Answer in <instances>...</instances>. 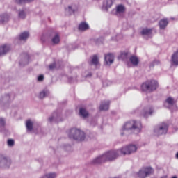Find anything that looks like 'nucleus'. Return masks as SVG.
I'll return each instance as SVG.
<instances>
[{
	"label": "nucleus",
	"mask_w": 178,
	"mask_h": 178,
	"mask_svg": "<svg viewBox=\"0 0 178 178\" xmlns=\"http://www.w3.org/2000/svg\"><path fill=\"white\" fill-rule=\"evenodd\" d=\"M30 34L29 32H24L19 35V40L20 41H26L27 38H29Z\"/></svg>",
	"instance_id": "a878e982"
},
{
	"label": "nucleus",
	"mask_w": 178,
	"mask_h": 178,
	"mask_svg": "<svg viewBox=\"0 0 178 178\" xmlns=\"http://www.w3.org/2000/svg\"><path fill=\"white\" fill-rule=\"evenodd\" d=\"M60 42V36L59 34L56 33L52 38H51V44L52 45H58Z\"/></svg>",
	"instance_id": "4be33fe9"
},
{
	"label": "nucleus",
	"mask_w": 178,
	"mask_h": 178,
	"mask_svg": "<svg viewBox=\"0 0 178 178\" xmlns=\"http://www.w3.org/2000/svg\"><path fill=\"white\" fill-rule=\"evenodd\" d=\"M48 95H49V90H43L40 92L38 98H40V99H43V98L48 97Z\"/></svg>",
	"instance_id": "b1692460"
},
{
	"label": "nucleus",
	"mask_w": 178,
	"mask_h": 178,
	"mask_svg": "<svg viewBox=\"0 0 178 178\" xmlns=\"http://www.w3.org/2000/svg\"><path fill=\"white\" fill-rule=\"evenodd\" d=\"M110 104H111V102H109V101L102 102L100 106H99L100 111H108V109H109Z\"/></svg>",
	"instance_id": "6ab92c4d"
},
{
	"label": "nucleus",
	"mask_w": 178,
	"mask_h": 178,
	"mask_svg": "<svg viewBox=\"0 0 178 178\" xmlns=\"http://www.w3.org/2000/svg\"><path fill=\"white\" fill-rule=\"evenodd\" d=\"M12 163L10 159L7 158L6 156L0 154V166L1 168H10Z\"/></svg>",
	"instance_id": "6e6552de"
},
{
	"label": "nucleus",
	"mask_w": 178,
	"mask_h": 178,
	"mask_svg": "<svg viewBox=\"0 0 178 178\" xmlns=\"http://www.w3.org/2000/svg\"><path fill=\"white\" fill-rule=\"evenodd\" d=\"M26 16H27V13H26L25 10H20L18 12V17H19V19H26Z\"/></svg>",
	"instance_id": "cd10ccee"
},
{
	"label": "nucleus",
	"mask_w": 178,
	"mask_h": 178,
	"mask_svg": "<svg viewBox=\"0 0 178 178\" xmlns=\"http://www.w3.org/2000/svg\"><path fill=\"white\" fill-rule=\"evenodd\" d=\"M120 58L122 59V60H126V59L129 58V52H122L120 55Z\"/></svg>",
	"instance_id": "f704fd0d"
},
{
	"label": "nucleus",
	"mask_w": 178,
	"mask_h": 178,
	"mask_svg": "<svg viewBox=\"0 0 178 178\" xmlns=\"http://www.w3.org/2000/svg\"><path fill=\"white\" fill-rule=\"evenodd\" d=\"M113 2H115V0H104L103 2L102 9H104L106 12H108V9L109 8H112Z\"/></svg>",
	"instance_id": "ddd939ff"
},
{
	"label": "nucleus",
	"mask_w": 178,
	"mask_h": 178,
	"mask_svg": "<svg viewBox=\"0 0 178 178\" xmlns=\"http://www.w3.org/2000/svg\"><path fill=\"white\" fill-rule=\"evenodd\" d=\"M10 16L8 14H3L0 15V24H5L9 22Z\"/></svg>",
	"instance_id": "aec40b11"
},
{
	"label": "nucleus",
	"mask_w": 178,
	"mask_h": 178,
	"mask_svg": "<svg viewBox=\"0 0 178 178\" xmlns=\"http://www.w3.org/2000/svg\"><path fill=\"white\" fill-rule=\"evenodd\" d=\"M176 156H177V158L178 159V152L177 153Z\"/></svg>",
	"instance_id": "79ce46f5"
},
{
	"label": "nucleus",
	"mask_w": 178,
	"mask_h": 178,
	"mask_svg": "<svg viewBox=\"0 0 178 178\" xmlns=\"http://www.w3.org/2000/svg\"><path fill=\"white\" fill-rule=\"evenodd\" d=\"M154 173V169L151 167L142 168L139 172H137L138 177L146 178L151 176Z\"/></svg>",
	"instance_id": "423d86ee"
},
{
	"label": "nucleus",
	"mask_w": 178,
	"mask_h": 178,
	"mask_svg": "<svg viewBox=\"0 0 178 178\" xmlns=\"http://www.w3.org/2000/svg\"><path fill=\"white\" fill-rule=\"evenodd\" d=\"M91 76H92L91 73H89V74L86 76V77H91Z\"/></svg>",
	"instance_id": "a19ab883"
},
{
	"label": "nucleus",
	"mask_w": 178,
	"mask_h": 178,
	"mask_svg": "<svg viewBox=\"0 0 178 178\" xmlns=\"http://www.w3.org/2000/svg\"><path fill=\"white\" fill-rule=\"evenodd\" d=\"M159 65V60H154L153 62L150 63L149 67H154V66Z\"/></svg>",
	"instance_id": "e433bc0d"
},
{
	"label": "nucleus",
	"mask_w": 178,
	"mask_h": 178,
	"mask_svg": "<svg viewBox=\"0 0 178 178\" xmlns=\"http://www.w3.org/2000/svg\"><path fill=\"white\" fill-rule=\"evenodd\" d=\"M172 65L174 66H178V50L174 53L171 57Z\"/></svg>",
	"instance_id": "a211bd4d"
},
{
	"label": "nucleus",
	"mask_w": 178,
	"mask_h": 178,
	"mask_svg": "<svg viewBox=\"0 0 178 178\" xmlns=\"http://www.w3.org/2000/svg\"><path fill=\"white\" fill-rule=\"evenodd\" d=\"M153 113L154 108L152 107H147L143 110L142 115L144 118H148V116L152 115Z\"/></svg>",
	"instance_id": "dca6fc26"
},
{
	"label": "nucleus",
	"mask_w": 178,
	"mask_h": 178,
	"mask_svg": "<svg viewBox=\"0 0 178 178\" xmlns=\"http://www.w3.org/2000/svg\"><path fill=\"white\" fill-rule=\"evenodd\" d=\"M74 12H76V10L73 9V8H72V6H69L67 8H65L66 15H73Z\"/></svg>",
	"instance_id": "c756f323"
},
{
	"label": "nucleus",
	"mask_w": 178,
	"mask_h": 178,
	"mask_svg": "<svg viewBox=\"0 0 178 178\" xmlns=\"http://www.w3.org/2000/svg\"><path fill=\"white\" fill-rule=\"evenodd\" d=\"M129 61L131 63V65H133V66H138V63H140L138 58L136 56H131L129 58Z\"/></svg>",
	"instance_id": "412c9836"
},
{
	"label": "nucleus",
	"mask_w": 178,
	"mask_h": 178,
	"mask_svg": "<svg viewBox=\"0 0 178 178\" xmlns=\"http://www.w3.org/2000/svg\"><path fill=\"white\" fill-rule=\"evenodd\" d=\"M44 81V75H40L38 76V81Z\"/></svg>",
	"instance_id": "58836bf2"
},
{
	"label": "nucleus",
	"mask_w": 178,
	"mask_h": 178,
	"mask_svg": "<svg viewBox=\"0 0 178 178\" xmlns=\"http://www.w3.org/2000/svg\"><path fill=\"white\" fill-rule=\"evenodd\" d=\"M141 129H143V125L140 122L131 120L126 122L121 130V136H124V134H138L141 133Z\"/></svg>",
	"instance_id": "f257e3e1"
},
{
	"label": "nucleus",
	"mask_w": 178,
	"mask_h": 178,
	"mask_svg": "<svg viewBox=\"0 0 178 178\" xmlns=\"http://www.w3.org/2000/svg\"><path fill=\"white\" fill-rule=\"evenodd\" d=\"M34 0H15V3L17 5H23V3H26V2H33Z\"/></svg>",
	"instance_id": "473e14b6"
},
{
	"label": "nucleus",
	"mask_w": 178,
	"mask_h": 178,
	"mask_svg": "<svg viewBox=\"0 0 178 178\" xmlns=\"http://www.w3.org/2000/svg\"><path fill=\"white\" fill-rule=\"evenodd\" d=\"M120 154H121L120 149L111 150L106 152L103 155L99 156L97 158H95L90 163L91 165H99L108 161H115V159H117L118 158H119Z\"/></svg>",
	"instance_id": "f03ea898"
},
{
	"label": "nucleus",
	"mask_w": 178,
	"mask_h": 178,
	"mask_svg": "<svg viewBox=\"0 0 178 178\" xmlns=\"http://www.w3.org/2000/svg\"><path fill=\"white\" fill-rule=\"evenodd\" d=\"M142 35H151L152 34V30L149 29H144L141 31Z\"/></svg>",
	"instance_id": "c85d7f7f"
},
{
	"label": "nucleus",
	"mask_w": 178,
	"mask_h": 178,
	"mask_svg": "<svg viewBox=\"0 0 178 178\" xmlns=\"http://www.w3.org/2000/svg\"><path fill=\"white\" fill-rule=\"evenodd\" d=\"M120 151L122 155H131V154H134V152H137V146L136 145H129L122 147Z\"/></svg>",
	"instance_id": "39448f33"
},
{
	"label": "nucleus",
	"mask_w": 178,
	"mask_h": 178,
	"mask_svg": "<svg viewBox=\"0 0 178 178\" xmlns=\"http://www.w3.org/2000/svg\"><path fill=\"white\" fill-rule=\"evenodd\" d=\"M166 102L168 105H175L176 104V101H175V99L172 97H168L166 99Z\"/></svg>",
	"instance_id": "72a5a7b5"
},
{
	"label": "nucleus",
	"mask_w": 178,
	"mask_h": 178,
	"mask_svg": "<svg viewBox=\"0 0 178 178\" xmlns=\"http://www.w3.org/2000/svg\"><path fill=\"white\" fill-rule=\"evenodd\" d=\"M99 63V60L98 58V56L97 55H94L92 57V60L90 61V65H94L95 66H97Z\"/></svg>",
	"instance_id": "393cba45"
},
{
	"label": "nucleus",
	"mask_w": 178,
	"mask_h": 178,
	"mask_svg": "<svg viewBox=\"0 0 178 178\" xmlns=\"http://www.w3.org/2000/svg\"><path fill=\"white\" fill-rule=\"evenodd\" d=\"M104 60L106 62V64L111 66V65H112V63H113L115 60V57L113 56V54L109 53L104 56Z\"/></svg>",
	"instance_id": "f8f14e48"
},
{
	"label": "nucleus",
	"mask_w": 178,
	"mask_h": 178,
	"mask_svg": "<svg viewBox=\"0 0 178 178\" xmlns=\"http://www.w3.org/2000/svg\"><path fill=\"white\" fill-rule=\"evenodd\" d=\"M169 125L166 123H162L154 128V133L156 136H162V134H166L168 133V129Z\"/></svg>",
	"instance_id": "0eeeda50"
},
{
	"label": "nucleus",
	"mask_w": 178,
	"mask_h": 178,
	"mask_svg": "<svg viewBox=\"0 0 178 178\" xmlns=\"http://www.w3.org/2000/svg\"><path fill=\"white\" fill-rule=\"evenodd\" d=\"M172 178H177V176H174Z\"/></svg>",
	"instance_id": "37998d69"
},
{
	"label": "nucleus",
	"mask_w": 178,
	"mask_h": 178,
	"mask_svg": "<svg viewBox=\"0 0 178 178\" xmlns=\"http://www.w3.org/2000/svg\"><path fill=\"white\" fill-rule=\"evenodd\" d=\"M168 24H169V21H168V19L166 18L161 19L159 22V26L161 30H165L168 26Z\"/></svg>",
	"instance_id": "f3484780"
},
{
	"label": "nucleus",
	"mask_w": 178,
	"mask_h": 178,
	"mask_svg": "<svg viewBox=\"0 0 178 178\" xmlns=\"http://www.w3.org/2000/svg\"><path fill=\"white\" fill-rule=\"evenodd\" d=\"M79 115L83 118H87V116H88V111L84 108H81L79 110Z\"/></svg>",
	"instance_id": "bb28decb"
},
{
	"label": "nucleus",
	"mask_w": 178,
	"mask_h": 178,
	"mask_svg": "<svg viewBox=\"0 0 178 178\" xmlns=\"http://www.w3.org/2000/svg\"><path fill=\"white\" fill-rule=\"evenodd\" d=\"M121 38H123V35L122 34H119L116 35V40L117 41H119Z\"/></svg>",
	"instance_id": "ea45409f"
},
{
	"label": "nucleus",
	"mask_w": 178,
	"mask_h": 178,
	"mask_svg": "<svg viewBox=\"0 0 178 178\" xmlns=\"http://www.w3.org/2000/svg\"><path fill=\"white\" fill-rule=\"evenodd\" d=\"M29 62H30V56H29L27 54H22L19 65L21 66H26V65H29Z\"/></svg>",
	"instance_id": "9b49d317"
},
{
	"label": "nucleus",
	"mask_w": 178,
	"mask_h": 178,
	"mask_svg": "<svg viewBox=\"0 0 178 178\" xmlns=\"http://www.w3.org/2000/svg\"><path fill=\"white\" fill-rule=\"evenodd\" d=\"M63 118H62V114L60 113L54 112L52 115L49 118V121L51 122H56L57 123L59 122H62Z\"/></svg>",
	"instance_id": "1a4fd4ad"
},
{
	"label": "nucleus",
	"mask_w": 178,
	"mask_h": 178,
	"mask_svg": "<svg viewBox=\"0 0 178 178\" xmlns=\"http://www.w3.org/2000/svg\"><path fill=\"white\" fill-rule=\"evenodd\" d=\"M59 67H60V64H59V62L58 64L54 63L53 64H50L49 66V69H50V70H52L53 69H59Z\"/></svg>",
	"instance_id": "2f4dec72"
},
{
	"label": "nucleus",
	"mask_w": 178,
	"mask_h": 178,
	"mask_svg": "<svg viewBox=\"0 0 178 178\" xmlns=\"http://www.w3.org/2000/svg\"><path fill=\"white\" fill-rule=\"evenodd\" d=\"M124 12H126V7H124V6L120 4L116 6L115 15L117 16H120V15L124 13Z\"/></svg>",
	"instance_id": "4468645a"
},
{
	"label": "nucleus",
	"mask_w": 178,
	"mask_h": 178,
	"mask_svg": "<svg viewBox=\"0 0 178 178\" xmlns=\"http://www.w3.org/2000/svg\"><path fill=\"white\" fill-rule=\"evenodd\" d=\"M33 122H31V120L26 121V127L28 131H31L33 130Z\"/></svg>",
	"instance_id": "7c9ffc66"
},
{
	"label": "nucleus",
	"mask_w": 178,
	"mask_h": 178,
	"mask_svg": "<svg viewBox=\"0 0 178 178\" xmlns=\"http://www.w3.org/2000/svg\"><path fill=\"white\" fill-rule=\"evenodd\" d=\"M156 88H158V81L155 80L147 81L141 86L142 91H145V92H152Z\"/></svg>",
	"instance_id": "20e7f679"
},
{
	"label": "nucleus",
	"mask_w": 178,
	"mask_h": 178,
	"mask_svg": "<svg viewBox=\"0 0 178 178\" xmlns=\"http://www.w3.org/2000/svg\"><path fill=\"white\" fill-rule=\"evenodd\" d=\"M68 136L71 140H75L76 141H84L86 138L84 132L76 128L70 130Z\"/></svg>",
	"instance_id": "7ed1b4c3"
},
{
	"label": "nucleus",
	"mask_w": 178,
	"mask_h": 178,
	"mask_svg": "<svg viewBox=\"0 0 178 178\" xmlns=\"http://www.w3.org/2000/svg\"><path fill=\"white\" fill-rule=\"evenodd\" d=\"M9 51H10V46L8 44H4L0 47V56H2L3 55H6V54H8Z\"/></svg>",
	"instance_id": "2eb2a0df"
},
{
	"label": "nucleus",
	"mask_w": 178,
	"mask_h": 178,
	"mask_svg": "<svg viewBox=\"0 0 178 178\" xmlns=\"http://www.w3.org/2000/svg\"><path fill=\"white\" fill-rule=\"evenodd\" d=\"M88 29H90V26L86 22H81L79 25V30H80V31H86V30H88Z\"/></svg>",
	"instance_id": "5701e85b"
},
{
	"label": "nucleus",
	"mask_w": 178,
	"mask_h": 178,
	"mask_svg": "<svg viewBox=\"0 0 178 178\" xmlns=\"http://www.w3.org/2000/svg\"><path fill=\"white\" fill-rule=\"evenodd\" d=\"M7 143L8 147H13L15 145V140L12 139L8 140Z\"/></svg>",
	"instance_id": "4c0bfd02"
},
{
	"label": "nucleus",
	"mask_w": 178,
	"mask_h": 178,
	"mask_svg": "<svg viewBox=\"0 0 178 178\" xmlns=\"http://www.w3.org/2000/svg\"><path fill=\"white\" fill-rule=\"evenodd\" d=\"M13 101V97L12 96V93H8L2 96L0 99L1 104H9Z\"/></svg>",
	"instance_id": "9d476101"
},
{
	"label": "nucleus",
	"mask_w": 178,
	"mask_h": 178,
	"mask_svg": "<svg viewBox=\"0 0 178 178\" xmlns=\"http://www.w3.org/2000/svg\"><path fill=\"white\" fill-rule=\"evenodd\" d=\"M5 119L3 118H0V127L1 129V131H3V129H5Z\"/></svg>",
	"instance_id": "c9c22d12"
}]
</instances>
